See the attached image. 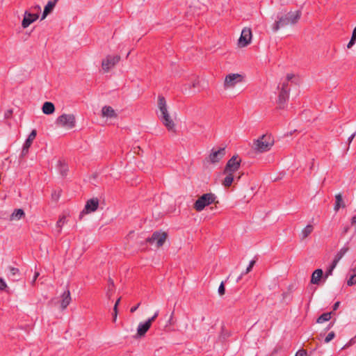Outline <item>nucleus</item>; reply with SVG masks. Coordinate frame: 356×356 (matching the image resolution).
<instances>
[{
	"instance_id": "f257e3e1",
	"label": "nucleus",
	"mask_w": 356,
	"mask_h": 356,
	"mask_svg": "<svg viewBox=\"0 0 356 356\" xmlns=\"http://www.w3.org/2000/svg\"><path fill=\"white\" fill-rule=\"evenodd\" d=\"M301 15L302 12L300 10H291L287 13H277L276 20L271 26L272 31L275 33L282 28L296 24L300 20Z\"/></svg>"
},
{
	"instance_id": "f03ea898",
	"label": "nucleus",
	"mask_w": 356,
	"mask_h": 356,
	"mask_svg": "<svg viewBox=\"0 0 356 356\" xmlns=\"http://www.w3.org/2000/svg\"><path fill=\"white\" fill-rule=\"evenodd\" d=\"M274 144L270 135L264 134L254 142L255 149L259 152L268 151Z\"/></svg>"
},
{
	"instance_id": "7ed1b4c3",
	"label": "nucleus",
	"mask_w": 356,
	"mask_h": 356,
	"mask_svg": "<svg viewBox=\"0 0 356 356\" xmlns=\"http://www.w3.org/2000/svg\"><path fill=\"white\" fill-rule=\"evenodd\" d=\"M216 197L211 193L203 194L194 203V209L197 211H202L207 206L214 202Z\"/></svg>"
},
{
	"instance_id": "20e7f679",
	"label": "nucleus",
	"mask_w": 356,
	"mask_h": 356,
	"mask_svg": "<svg viewBox=\"0 0 356 356\" xmlns=\"http://www.w3.org/2000/svg\"><path fill=\"white\" fill-rule=\"evenodd\" d=\"M97 122L101 125L114 124L118 118L117 113H94Z\"/></svg>"
},
{
	"instance_id": "39448f33",
	"label": "nucleus",
	"mask_w": 356,
	"mask_h": 356,
	"mask_svg": "<svg viewBox=\"0 0 356 356\" xmlns=\"http://www.w3.org/2000/svg\"><path fill=\"white\" fill-rule=\"evenodd\" d=\"M159 118L169 131H176L175 126L177 119L175 113H161V115Z\"/></svg>"
},
{
	"instance_id": "423d86ee",
	"label": "nucleus",
	"mask_w": 356,
	"mask_h": 356,
	"mask_svg": "<svg viewBox=\"0 0 356 356\" xmlns=\"http://www.w3.org/2000/svg\"><path fill=\"white\" fill-rule=\"evenodd\" d=\"M56 124L59 126L68 129L72 128L75 125V117L73 114L63 113L56 120Z\"/></svg>"
},
{
	"instance_id": "0eeeda50",
	"label": "nucleus",
	"mask_w": 356,
	"mask_h": 356,
	"mask_svg": "<svg viewBox=\"0 0 356 356\" xmlns=\"http://www.w3.org/2000/svg\"><path fill=\"white\" fill-rule=\"evenodd\" d=\"M167 238V234L165 232H155L152 234L151 237L146 239V242L150 244L156 243L158 248L162 246Z\"/></svg>"
},
{
	"instance_id": "6e6552de",
	"label": "nucleus",
	"mask_w": 356,
	"mask_h": 356,
	"mask_svg": "<svg viewBox=\"0 0 356 356\" xmlns=\"http://www.w3.org/2000/svg\"><path fill=\"white\" fill-rule=\"evenodd\" d=\"M241 159H238V156H233L227 163L223 173H234L236 172L241 166Z\"/></svg>"
},
{
	"instance_id": "1a4fd4ad",
	"label": "nucleus",
	"mask_w": 356,
	"mask_h": 356,
	"mask_svg": "<svg viewBox=\"0 0 356 356\" xmlns=\"http://www.w3.org/2000/svg\"><path fill=\"white\" fill-rule=\"evenodd\" d=\"M252 31L250 28L245 27L242 31L241 36L238 39V44L240 47H245L248 46L252 40Z\"/></svg>"
},
{
	"instance_id": "9d476101",
	"label": "nucleus",
	"mask_w": 356,
	"mask_h": 356,
	"mask_svg": "<svg viewBox=\"0 0 356 356\" xmlns=\"http://www.w3.org/2000/svg\"><path fill=\"white\" fill-rule=\"evenodd\" d=\"M120 57L118 55L111 56L108 55L105 59L102 60V66L105 72H108L111 68L114 67L119 61Z\"/></svg>"
},
{
	"instance_id": "9b49d317",
	"label": "nucleus",
	"mask_w": 356,
	"mask_h": 356,
	"mask_svg": "<svg viewBox=\"0 0 356 356\" xmlns=\"http://www.w3.org/2000/svg\"><path fill=\"white\" fill-rule=\"evenodd\" d=\"M289 97V89H280L278 99L277 102V108L283 110L285 108V104Z\"/></svg>"
},
{
	"instance_id": "f8f14e48",
	"label": "nucleus",
	"mask_w": 356,
	"mask_h": 356,
	"mask_svg": "<svg viewBox=\"0 0 356 356\" xmlns=\"http://www.w3.org/2000/svg\"><path fill=\"white\" fill-rule=\"evenodd\" d=\"M39 17V13H31L28 10L24 12V19L22 22V26L27 28L31 24L36 21Z\"/></svg>"
},
{
	"instance_id": "ddd939ff",
	"label": "nucleus",
	"mask_w": 356,
	"mask_h": 356,
	"mask_svg": "<svg viewBox=\"0 0 356 356\" xmlns=\"http://www.w3.org/2000/svg\"><path fill=\"white\" fill-rule=\"evenodd\" d=\"M99 206V200L97 198H92L88 200L86 202L85 205V208L83 211L80 214V218L82 216L83 213L86 212V213L95 211Z\"/></svg>"
},
{
	"instance_id": "4468645a",
	"label": "nucleus",
	"mask_w": 356,
	"mask_h": 356,
	"mask_svg": "<svg viewBox=\"0 0 356 356\" xmlns=\"http://www.w3.org/2000/svg\"><path fill=\"white\" fill-rule=\"evenodd\" d=\"M241 81V75L238 74H229L225 76V87H233L238 82Z\"/></svg>"
},
{
	"instance_id": "2eb2a0df",
	"label": "nucleus",
	"mask_w": 356,
	"mask_h": 356,
	"mask_svg": "<svg viewBox=\"0 0 356 356\" xmlns=\"http://www.w3.org/2000/svg\"><path fill=\"white\" fill-rule=\"evenodd\" d=\"M225 154V148H220L217 151H213L209 155V159L211 163L218 162Z\"/></svg>"
},
{
	"instance_id": "dca6fc26",
	"label": "nucleus",
	"mask_w": 356,
	"mask_h": 356,
	"mask_svg": "<svg viewBox=\"0 0 356 356\" xmlns=\"http://www.w3.org/2000/svg\"><path fill=\"white\" fill-rule=\"evenodd\" d=\"M151 325L149 321L147 320L144 323H140L137 328V336L139 337H143L150 328Z\"/></svg>"
},
{
	"instance_id": "f3484780",
	"label": "nucleus",
	"mask_w": 356,
	"mask_h": 356,
	"mask_svg": "<svg viewBox=\"0 0 356 356\" xmlns=\"http://www.w3.org/2000/svg\"><path fill=\"white\" fill-rule=\"evenodd\" d=\"M346 204L342 198V195L338 193L335 195V203L334 206V210L337 212L340 208H345Z\"/></svg>"
},
{
	"instance_id": "a211bd4d",
	"label": "nucleus",
	"mask_w": 356,
	"mask_h": 356,
	"mask_svg": "<svg viewBox=\"0 0 356 356\" xmlns=\"http://www.w3.org/2000/svg\"><path fill=\"white\" fill-rule=\"evenodd\" d=\"M8 276L13 281H17L19 279V270L18 268L9 266L8 268Z\"/></svg>"
},
{
	"instance_id": "6ab92c4d",
	"label": "nucleus",
	"mask_w": 356,
	"mask_h": 356,
	"mask_svg": "<svg viewBox=\"0 0 356 356\" xmlns=\"http://www.w3.org/2000/svg\"><path fill=\"white\" fill-rule=\"evenodd\" d=\"M71 302V296H70V292L69 290L65 291L62 295V300H61V308L62 309H65L67 308V307L70 305Z\"/></svg>"
},
{
	"instance_id": "aec40b11",
	"label": "nucleus",
	"mask_w": 356,
	"mask_h": 356,
	"mask_svg": "<svg viewBox=\"0 0 356 356\" xmlns=\"http://www.w3.org/2000/svg\"><path fill=\"white\" fill-rule=\"evenodd\" d=\"M323 275V272L322 269L318 268L315 270L312 275L311 283L314 284H318Z\"/></svg>"
},
{
	"instance_id": "412c9836",
	"label": "nucleus",
	"mask_w": 356,
	"mask_h": 356,
	"mask_svg": "<svg viewBox=\"0 0 356 356\" xmlns=\"http://www.w3.org/2000/svg\"><path fill=\"white\" fill-rule=\"evenodd\" d=\"M55 7V5L51 3L50 1H49L47 3V5L44 6L43 13L42 15L41 20H43L46 18V17L50 14L54 8Z\"/></svg>"
},
{
	"instance_id": "4be33fe9",
	"label": "nucleus",
	"mask_w": 356,
	"mask_h": 356,
	"mask_svg": "<svg viewBox=\"0 0 356 356\" xmlns=\"http://www.w3.org/2000/svg\"><path fill=\"white\" fill-rule=\"evenodd\" d=\"M25 215L24 211L22 209H17L13 211L10 216V220H19Z\"/></svg>"
},
{
	"instance_id": "5701e85b",
	"label": "nucleus",
	"mask_w": 356,
	"mask_h": 356,
	"mask_svg": "<svg viewBox=\"0 0 356 356\" xmlns=\"http://www.w3.org/2000/svg\"><path fill=\"white\" fill-rule=\"evenodd\" d=\"M314 230L312 225H307L301 232L300 237L301 240L305 239Z\"/></svg>"
},
{
	"instance_id": "b1692460",
	"label": "nucleus",
	"mask_w": 356,
	"mask_h": 356,
	"mask_svg": "<svg viewBox=\"0 0 356 356\" xmlns=\"http://www.w3.org/2000/svg\"><path fill=\"white\" fill-rule=\"evenodd\" d=\"M157 106L160 111H167V103L164 97L159 95L158 97Z\"/></svg>"
},
{
	"instance_id": "393cba45",
	"label": "nucleus",
	"mask_w": 356,
	"mask_h": 356,
	"mask_svg": "<svg viewBox=\"0 0 356 356\" xmlns=\"http://www.w3.org/2000/svg\"><path fill=\"white\" fill-rule=\"evenodd\" d=\"M37 135L36 130L33 129L29 135L28 138L25 140V143L24 145H26V147H31L32 145L33 141L35 140Z\"/></svg>"
},
{
	"instance_id": "a878e982",
	"label": "nucleus",
	"mask_w": 356,
	"mask_h": 356,
	"mask_svg": "<svg viewBox=\"0 0 356 356\" xmlns=\"http://www.w3.org/2000/svg\"><path fill=\"white\" fill-rule=\"evenodd\" d=\"M332 314V312L323 313L317 318L316 322L318 323H322L323 322L327 321L331 318Z\"/></svg>"
},
{
	"instance_id": "bb28decb",
	"label": "nucleus",
	"mask_w": 356,
	"mask_h": 356,
	"mask_svg": "<svg viewBox=\"0 0 356 356\" xmlns=\"http://www.w3.org/2000/svg\"><path fill=\"white\" fill-rule=\"evenodd\" d=\"M227 176L225 177L222 184L225 187H229L232 185L234 181V176L232 173H225Z\"/></svg>"
},
{
	"instance_id": "cd10ccee",
	"label": "nucleus",
	"mask_w": 356,
	"mask_h": 356,
	"mask_svg": "<svg viewBox=\"0 0 356 356\" xmlns=\"http://www.w3.org/2000/svg\"><path fill=\"white\" fill-rule=\"evenodd\" d=\"M42 111H55V106L51 102H45L42 108Z\"/></svg>"
},
{
	"instance_id": "c85d7f7f",
	"label": "nucleus",
	"mask_w": 356,
	"mask_h": 356,
	"mask_svg": "<svg viewBox=\"0 0 356 356\" xmlns=\"http://www.w3.org/2000/svg\"><path fill=\"white\" fill-rule=\"evenodd\" d=\"M58 170L62 176H66L68 171V166L65 163L59 161Z\"/></svg>"
},
{
	"instance_id": "c756f323",
	"label": "nucleus",
	"mask_w": 356,
	"mask_h": 356,
	"mask_svg": "<svg viewBox=\"0 0 356 356\" xmlns=\"http://www.w3.org/2000/svg\"><path fill=\"white\" fill-rule=\"evenodd\" d=\"M349 248L348 246H343L340 249V250L336 254L335 258L339 260H341V258L345 255V254L348 251Z\"/></svg>"
},
{
	"instance_id": "7c9ffc66",
	"label": "nucleus",
	"mask_w": 356,
	"mask_h": 356,
	"mask_svg": "<svg viewBox=\"0 0 356 356\" xmlns=\"http://www.w3.org/2000/svg\"><path fill=\"white\" fill-rule=\"evenodd\" d=\"M65 222V217L63 216L59 218L56 222L57 233L60 234L61 232V228Z\"/></svg>"
},
{
	"instance_id": "2f4dec72",
	"label": "nucleus",
	"mask_w": 356,
	"mask_h": 356,
	"mask_svg": "<svg viewBox=\"0 0 356 356\" xmlns=\"http://www.w3.org/2000/svg\"><path fill=\"white\" fill-rule=\"evenodd\" d=\"M353 274L347 281V284L350 286L356 284V268L353 269Z\"/></svg>"
},
{
	"instance_id": "473e14b6",
	"label": "nucleus",
	"mask_w": 356,
	"mask_h": 356,
	"mask_svg": "<svg viewBox=\"0 0 356 356\" xmlns=\"http://www.w3.org/2000/svg\"><path fill=\"white\" fill-rule=\"evenodd\" d=\"M255 263H256V260H254V259H252V261H250L248 266L247 267L246 270L244 271V273L247 274L249 272H250L252 270L253 266H254Z\"/></svg>"
},
{
	"instance_id": "72a5a7b5",
	"label": "nucleus",
	"mask_w": 356,
	"mask_h": 356,
	"mask_svg": "<svg viewBox=\"0 0 356 356\" xmlns=\"http://www.w3.org/2000/svg\"><path fill=\"white\" fill-rule=\"evenodd\" d=\"M335 337V333L334 332H330L327 337L325 338V342L329 343L330 341H332Z\"/></svg>"
},
{
	"instance_id": "f704fd0d",
	"label": "nucleus",
	"mask_w": 356,
	"mask_h": 356,
	"mask_svg": "<svg viewBox=\"0 0 356 356\" xmlns=\"http://www.w3.org/2000/svg\"><path fill=\"white\" fill-rule=\"evenodd\" d=\"M355 42H356V36L352 35L351 38L347 44V47L348 49H350L355 44Z\"/></svg>"
},
{
	"instance_id": "c9c22d12",
	"label": "nucleus",
	"mask_w": 356,
	"mask_h": 356,
	"mask_svg": "<svg viewBox=\"0 0 356 356\" xmlns=\"http://www.w3.org/2000/svg\"><path fill=\"white\" fill-rule=\"evenodd\" d=\"M218 293L220 296H222L225 294V285H224V283L223 282H221V284H220L219 287H218Z\"/></svg>"
},
{
	"instance_id": "e433bc0d",
	"label": "nucleus",
	"mask_w": 356,
	"mask_h": 356,
	"mask_svg": "<svg viewBox=\"0 0 356 356\" xmlns=\"http://www.w3.org/2000/svg\"><path fill=\"white\" fill-rule=\"evenodd\" d=\"M307 355V351L304 349L299 350L296 352L295 356H306Z\"/></svg>"
},
{
	"instance_id": "4c0bfd02",
	"label": "nucleus",
	"mask_w": 356,
	"mask_h": 356,
	"mask_svg": "<svg viewBox=\"0 0 356 356\" xmlns=\"http://www.w3.org/2000/svg\"><path fill=\"white\" fill-rule=\"evenodd\" d=\"M30 147H26V145H23L22 149V156H25L29 152V149Z\"/></svg>"
},
{
	"instance_id": "58836bf2",
	"label": "nucleus",
	"mask_w": 356,
	"mask_h": 356,
	"mask_svg": "<svg viewBox=\"0 0 356 356\" xmlns=\"http://www.w3.org/2000/svg\"><path fill=\"white\" fill-rule=\"evenodd\" d=\"M6 287H7V284L5 282V281L2 278H0V290L3 291V290L6 289Z\"/></svg>"
},
{
	"instance_id": "ea45409f",
	"label": "nucleus",
	"mask_w": 356,
	"mask_h": 356,
	"mask_svg": "<svg viewBox=\"0 0 356 356\" xmlns=\"http://www.w3.org/2000/svg\"><path fill=\"white\" fill-rule=\"evenodd\" d=\"M159 316V311H156L154 314L149 318L147 319V321H149V323L152 324L153 321H155V319Z\"/></svg>"
},
{
	"instance_id": "a19ab883",
	"label": "nucleus",
	"mask_w": 356,
	"mask_h": 356,
	"mask_svg": "<svg viewBox=\"0 0 356 356\" xmlns=\"http://www.w3.org/2000/svg\"><path fill=\"white\" fill-rule=\"evenodd\" d=\"M101 111H115L114 109L110 106H104L102 107Z\"/></svg>"
},
{
	"instance_id": "79ce46f5",
	"label": "nucleus",
	"mask_w": 356,
	"mask_h": 356,
	"mask_svg": "<svg viewBox=\"0 0 356 356\" xmlns=\"http://www.w3.org/2000/svg\"><path fill=\"white\" fill-rule=\"evenodd\" d=\"M118 310L116 309V306L113 307V321L115 322L118 316Z\"/></svg>"
},
{
	"instance_id": "37998d69",
	"label": "nucleus",
	"mask_w": 356,
	"mask_h": 356,
	"mask_svg": "<svg viewBox=\"0 0 356 356\" xmlns=\"http://www.w3.org/2000/svg\"><path fill=\"white\" fill-rule=\"evenodd\" d=\"M333 268L329 267V268L325 271V278H327L330 275L332 274Z\"/></svg>"
},
{
	"instance_id": "c03bdc74",
	"label": "nucleus",
	"mask_w": 356,
	"mask_h": 356,
	"mask_svg": "<svg viewBox=\"0 0 356 356\" xmlns=\"http://www.w3.org/2000/svg\"><path fill=\"white\" fill-rule=\"evenodd\" d=\"M340 260L337 259V258L334 257L331 266H330L331 268H333L334 269V268L336 267V266L337 265L338 262Z\"/></svg>"
},
{
	"instance_id": "a18cd8bd",
	"label": "nucleus",
	"mask_w": 356,
	"mask_h": 356,
	"mask_svg": "<svg viewBox=\"0 0 356 356\" xmlns=\"http://www.w3.org/2000/svg\"><path fill=\"white\" fill-rule=\"evenodd\" d=\"M340 260L337 259V258L334 257L331 266H330L331 268H333L334 269V268L336 267V266L337 265L338 262Z\"/></svg>"
},
{
	"instance_id": "49530a36",
	"label": "nucleus",
	"mask_w": 356,
	"mask_h": 356,
	"mask_svg": "<svg viewBox=\"0 0 356 356\" xmlns=\"http://www.w3.org/2000/svg\"><path fill=\"white\" fill-rule=\"evenodd\" d=\"M39 275H40V274H39V273H38V272H35V273L34 276H33V280H32V281H31V284H32V285H33V284H34V283L35 282V281H36V280H37L38 277L39 276Z\"/></svg>"
},
{
	"instance_id": "de8ad7c7",
	"label": "nucleus",
	"mask_w": 356,
	"mask_h": 356,
	"mask_svg": "<svg viewBox=\"0 0 356 356\" xmlns=\"http://www.w3.org/2000/svg\"><path fill=\"white\" fill-rule=\"evenodd\" d=\"M355 135H356V133L354 132L353 134H351L350 136L348 137V145L351 143V142L353 141V140L355 138Z\"/></svg>"
},
{
	"instance_id": "09e8293b",
	"label": "nucleus",
	"mask_w": 356,
	"mask_h": 356,
	"mask_svg": "<svg viewBox=\"0 0 356 356\" xmlns=\"http://www.w3.org/2000/svg\"><path fill=\"white\" fill-rule=\"evenodd\" d=\"M140 305V302L138 303L136 306L131 308L130 312L131 313L135 312L138 309V308L139 307Z\"/></svg>"
},
{
	"instance_id": "8fccbe9b",
	"label": "nucleus",
	"mask_w": 356,
	"mask_h": 356,
	"mask_svg": "<svg viewBox=\"0 0 356 356\" xmlns=\"http://www.w3.org/2000/svg\"><path fill=\"white\" fill-rule=\"evenodd\" d=\"M339 305H340V302L339 301L336 302L332 307L333 311H336L339 308Z\"/></svg>"
},
{
	"instance_id": "3c124183",
	"label": "nucleus",
	"mask_w": 356,
	"mask_h": 356,
	"mask_svg": "<svg viewBox=\"0 0 356 356\" xmlns=\"http://www.w3.org/2000/svg\"><path fill=\"white\" fill-rule=\"evenodd\" d=\"M294 77V74H287L286 75V81H289L291 80H292V79Z\"/></svg>"
},
{
	"instance_id": "603ef678",
	"label": "nucleus",
	"mask_w": 356,
	"mask_h": 356,
	"mask_svg": "<svg viewBox=\"0 0 356 356\" xmlns=\"http://www.w3.org/2000/svg\"><path fill=\"white\" fill-rule=\"evenodd\" d=\"M59 197H60V193H57L56 192H54V193L52 194V197L56 200H57L59 198Z\"/></svg>"
},
{
	"instance_id": "864d4df0",
	"label": "nucleus",
	"mask_w": 356,
	"mask_h": 356,
	"mask_svg": "<svg viewBox=\"0 0 356 356\" xmlns=\"http://www.w3.org/2000/svg\"><path fill=\"white\" fill-rule=\"evenodd\" d=\"M288 82H289V81H286L285 82H284V83L282 84V87H281V88H280V89H284V88L289 89V88H288Z\"/></svg>"
},
{
	"instance_id": "5fc2aeb1",
	"label": "nucleus",
	"mask_w": 356,
	"mask_h": 356,
	"mask_svg": "<svg viewBox=\"0 0 356 356\" xmlns=\"http://www.w3.org/2000/svg\"><path fill=\"white\" fill-rule=\"evenodd\" d=\"M33 9L37 11L36 13H38L40 11L41 8L39 5H36L35 6H34Z\"/></svg>"
},
{
	"instance_id": "6e6d98bb",
	"label": "nucleus",
	"mask_w": 356,
	"mask_h": 356,
	"mask_svg": "<svg viewBox=\"0 0 356 356\" xmlns=\"http://www.w3.org/2000/svg\"><path fill=\"white\" fill-rule=\"evenodd\" d=\"M12 113H11V112H9V113H4V118L6 119V118H10L11 114H12Z\"/></svg>"
},
{
	"instance_id": "4d7b16f0",
	"label": "nucleus",
	"mask_w": 356,
	"mask_h": 356,
	"mask_svg": "<svg viewBox=\"0 0 356 356\" xmlns=\"http://www.w3.org/2000/svg\"><path fill=\"white\" fill-rule=\"evenodd\" d=\"M351 224L352 225L356 224V216H354L353 217H352V218H351Z\"/></svg>"
},
{
	"instance_id": "13d9d810",
	"label": "nucleus",
	"mask_w": 356,
	"mask_h": 356,
	"mask_svg": "<svg viewBox=\"0 0 356 356\" xmlns=\"http://www.w3.org/2000/svg\"><path fill=\"white\" fill-rule=\"evenodd\" d=\"M348 230H349V227H344V229H343V231L342 234H346L348 232Z\"/></svg>"
},
{
	"instance_id": "bf43d9fd",
	"label": "nucleus",
	"mask_w": 356,
	"mask_h": 356,
	"mask_svg": "<svg viewBox=\"0 0 356 356\" xmlns=\"http://www.w3.org/2000/svg\"><path fill=\"white\" fill-rule=\"evenodd\" d=\"M245 274H246V273H244V272H243V273H242L238 276V277L237 278L236 282H239V280H241V279L242 278V277H243L244 275H245Z\"/></svg>"
},
{
	"instance_id": "052dcab7",
	"label": "nucleus",
	"mask_w": 356,
	"mask_h": 356,
	"mask_svg": "<svg viewBox=\"0 0 356 356\" xmlns=\"http://www.w3.org/2000/svg\"><path fill=\"white\" fill-rule=\"evenodd\" d=\"M334 321L331 322L325 330H327L330 328H331L334 325Z\"/></svg>"
},
{
	"instance_id": "680f3d73",
	"label": "nucleus",
	"mask_w": 356,
	"mask_h": 356,
	"mask_svg": "<svg viewBox=\"0 0 356 356\" xmlns=\"http://www.w3.org/2000/svg\"><path fill=\"white\" fill-rule=\"evenodd\" d=\"M120 298L118 299V300L116 301V302H115V304L114 305V307L116 306V309H118V305L120 303Z\"/></svg>"
},
{
	"instance_id": "e2e57ef3",
	"label": "nucleus",
	"mask_w": 356,
	"mask_h": 356,
	"mask_svg": "<svg viewBox=\"0 0 356 356\" xmlns=\"http://www.w3.org/2000/svg\"><path fill=\"white\" fill-rule=\"evenodd\" d=\"M108 282H109L110 285H111L112 286H114V282H113V280L112 279L110 278L108 280Z\"/></svg>"
},
{
	"instance_id": "0e129e2a",
	"label": "nucleus",
	"mask_w": 356,
	"mask_h": 356,
	"mask_svg": "<svg viewBox=\"0 0 356 356\" xmlns=\"http://www.w3.org/2000/svg\"><path fill=\"white\" fill-rule=\"evenodd\" d=\"M58 1H59V0H51L50 1H51V3H53L56 6V3H57Z\"/></svg>"
},
{
	"instance_id": "69168bd1",
	"label": "nucleus",
	"mask_w": 356,
	"mask_h": 356,
	"mask_svg": "<svg viewBox=\"0 0 356 356\" xmlns=\"http://www.w3.org/2000/svg\"><path fill=\"white\" fill-rule=\"evenodd\" d=\"M353 35L356 36V26L355 27V29H353Z\"/></svg>"
},
{
	"instance_id": "338daca9",
	"label": "nucleus",
	"mask_w": 356,
	"mask_h": 356,
	"mask_svg": "<svg viewBox=\"0 0 356 356\" xmlns=\"http://www.w3.org/2000/svg\"><path fill=\"white\" fill-rule=\"evenodd\" d=\"M292 135V132H289L286 134V136H291Z\"/></svg>"
},
{
	"instance_id": "774afa93",
	"label": "nucleus",
	"mask_w": 356,
	"mask_h": 356,
	"mask_svg": "<svg viewBox=\"0 0 356 356\" xmlns=\"http://www.w3.org/2000/svg\"><path fill=\"white\" fill-rule=\"evenodd\" d=\"M45 114H51L52 113H49V112H47V113H44Z\"/></svg>"
}]
</instances>
